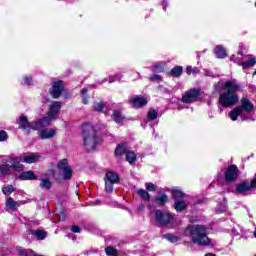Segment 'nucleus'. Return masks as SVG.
I'll list each match as a JSON object with an SVG mask.
<instances>
[{"instance_id": "f257e3e1", "label": "nucleus", "mask_w": 256, "mask_h": 256, "mask_svg": "<svg viewBox=\"0 0 256 256\" xmlns=\"http://www.w3.org/2000/svg\"><path fill=\"white\" fill-rule=\"evenodd\" d=\"M218 102L222 107H233L239 103L237 92L243 91V86L235 79L228 80L224 83Z\"/></svg>"}, {"instance_id": "f03ea898", "label": "nucleus", "mask_w": 256, "mask_h": 256, "mask_svg": "<svg viewBox=\"0 0 256 256\" xmlns=\"http://www.w3.org/2000/svg\"><path fill=\"white\" fill-rule=\"evenodd\" d=\"M253 111H255V105L252 104L248 98L243 97L240 100V105L232 109L228 117L231 121H237V119H241V121H255L253 117Z\"/></svg>"}, {"instance_id": "7ed1b4c3", "label": "nucleus", "mask_w": 256, "mask_h": 256, "mask_svg": "<svg viewBox=\"0 0 256 256\" xmlns=\"http://www.w3.org/2000/svg\"><path fill=\"white\" fill-rule=\"evenodd\" d=\"M83 146L88 153L95 151V147L99 145V130L90 123L82 125Z\"/></svg>"}, {"instance_id": "20e7f679", "label": "nucleus", "mask_w": 256, "mask_h": 256, "mask_svg": "<svg viewBox=\"0 0 256 256\" xmlns=\"http://www.w3.org/2000/svg\"><path fill=\"white\" fill-rule=\"evenodd\" d=\"M184 235L190 237L194 245H211V240L207 236V227L203 225L188 226Z\"/></svg>"}, {"instance_id": "39448f33", "label": "nucleus", "mask_w": 256, "mask_h": 256, "mask_svg": "<svg viewBox=\"0 0 256 256\" xmlns=\"http://www.w3.org/2000/svg\"><path fill=\"white\" fill-rule=\"evenodd\" d=\"M60 111L61 102H52L48 107L47 116L36 120V123L32 125V129L39 130L45 129V127H49V125H51V121H55V119H57V115H59Z\"/></svg>"}, {"instance_id": "423d86ee", "label": "nucleus", "mask_w": 256, "mask_h": 256, "mask_svg": "<svg viewBox=\"0 0 256 256\" xmlns=\"http://www.w3.org/2000/svg\"><path fill=\"white\" fill-rule=\"evenodd\" d=\"M41 159V155L38 153H32L27 156H20V157H6L3 159V163H12V167L15 169V171H23L24 167L23 164H21V161H24V163H37Z\"/></svg>"}, {"instance_id": "0eeeda50", "label": "nucleus", "mask_w": 256, "mask_h": 256, "mask_svg": "<svg viewBox=\"0 0 256 256\" xmlns=\"http://www.w3.org/2000/svg\"><path fill=\"white\" fill-rule=\"evenodd\" d=\"M155 221L160 227H167L175 223V214L169 210H155Z\"/></svg>"}, {"instance_id": "6e6552de", "label": "nucleus", "mask_w": 256, "mask_h": 256, "mask_svg": "<svg viewBox=\"0 0 256 256\" xmlns=\"http://www.w3.org/2000/svg\"><path fill=\"white\" fill-rule=\"evenodd\" d=\"M224 177L227 183L237 181V178L239 177V168H237L235 165L229 166L224 174Z\"/></svg>"}, {"instance_id": "1a4fd4ad", "label": "nucleus", "mask_w": 256, "mask_h": 256, "mask_svg": "<svg viewBox=\"0 0 256 256\" xmlns=\"http://www.w3.org/2000/svg\"><path fill=\"white\" fill-rule=\"evenodd\" d=\"M129 103L134 109H141V107H145L149 103V100L143 96L135 95L129 99Z\"/></svg>"}, {"instance_id": "9d476101", "label": "nucleus", "mask_w": 256, "mask_h": 256, "mask_svg": "<svg viewBox=\"0 0 256 256\" xmlns=\"http://www.w3.org/2000/svg\"><path fill=\"white\" fill-rule=\"evenodd\" d=\"M57 135V129L55 128H40L38 130V137L39 139H53Z\"/></svg>"}, {"instance_id": "9b49d317", "label": "nucleus", "mask_w": 256, "mask_h": 256, "mask_svg": "<svg viewBox=\"0 0 256 256\" xmlns=\"http://www.w3.org/2000/svg\"><path fill=\"white\" fill-rule=\"evenodd\" d=\"M199 98V90L197 88H192L187 91L182 97L183 103H193V101H197Z\"/></svg>"}, {"instance_id": "f8f14e48", "label": "nucleus", "mask_w": 256, "mask_h": 256, "mask_svg": "<svg viewBox=\"0 0 256 256\" xmlns=\"http://www.w3.org/2000/svg\"><path fill=\"white\" fill-rule=\"evenodd\" d=\"M62 93H63V81L54 82L50 90V94L52 95L53 99H59Z\"/></svg>"}, {"instance_id": "ddd939ff", "label": "nucleus", "mask_w": 256, "mask_h": 256, "mask_svg": "<svg viewBox=\"0 0 256 256\" xmlns=\"http://www.w3.org/2000/svg\"><path fill=\"white\" fill-rule=\"evenodd\" d=\"M243 61L242 62V69L244 71V73H248L247 69L251 68V67H255L256 65V57L253 55H245L243 57Z\"/></svg>"}, {"instance_id": "4468645a", "label": "nucleus", "mask_w": 256, "mask_h": 256, "mask_svg": "<svg viewBox=\"0 0 256 256\" xmlns=\"http://www.w3.org/2000/svg\"><path fill=\"white\" fill-rule=\"evenodd\" d=\"M93 110L98 113H101L102 111L105 117H109V111H111V108H109L105 102L99 101L94 102Z\"/></svg>"}, {"instance_id": "2eb2a0df", "label": "nucleus", "mask_w": 256, "mask_h": 256, "mask_svg": "<svg viewBox=\"0 0 256 256\" xmlns=\"http://www.w3.org/2000/svg\"><path fill=\"white\" fill-rule=\"evenodd\" d=\"M251 189H255V185L252 181H244L236 186L237 193H247V191H251Z\"/></svg>"}, {"instance_id": "dca6fc26", "label": "nucleus", "mask_w": 256, "mask_h": 256, "mask_svg": "<svg viewBox=\"0 0 256 256\" xmlns=\"http://www.w3.org/2000/svg\"><path fill=\"white\" fill-rule=\"evenodd\" d=\"M35 123H37V121L29 123L27 116H21L19 121V127L20 129H24V131H27V133H29L31 129H33V125H35Z\"/></svg>"}, {"instance_id": "f3484780", "label": "nucleus", "mask_w": 256, "mask_h": 256, "mask_svg": "<svg viewBox=\"0 0 256 256\" xmlns=\"http://www.w3.org/2000/svg\"><path fill=\"white\" fill-rule=\"evenodd\" d=\"M19 179L21 181H35L38 179L37 175H35V172L29 170L21 172L19 175Z\"/></svg>"}, {"instance_id": "a211bd4d", "label": "nucleus", "mask_w": 256, "mask_h": 256, "mask_svg": "<svg viewBox=\"0 0 256 256\" xmlns=\"http://www.w3.org/2000/svg\"><path fill=\"white\" fill-rule=\"evenodd\" d=\"M111 118L117 123L118 125H122L123 121H125V116L121 110H113Z\"/></svg>"}, {"instance_id": "6ab92c4d", "label": "nucleus", "mask_w": 256, "mask_h": 256, "mask_svg": "<svg viewBox=\"0 0 256 256\" xmlns=\"http://www.w3.org/2000/svg\"><path fill=\"white\" fill-rule=\"evenodd\" d=\"M129 151V146H127V143L118 144L115 150L116 157H121V155H127Z\"/></svg>"}, {"instance_id": "aec40b11", "label": "nucleus", "mask_w": 256, "mask_h": 256, "mask_svg": "<svg viewBox=\"0 0 256 256\" xmlns=\"http://www.w3.org/2000/svg\"><path fill=\"white\" fill-rule=\"evenodd\" d=\"M214 53L218 59H225L227 57V51L225 47L219 45L214 48Z\"/></svg>"}, {"instance_id": "412c9836", "label": "nucleus", "mask_w": 256, "mask_h": 256, "mask_svg": "<svg viewBox=\"0 0 256 256\" xmlns=\"http://www.w3.org/2000/svg\"><path fill=\"white\" fill-rule=\"evenodd\" d=\"M39 187H40V189L49 191V189H51V187H53V182L49 178H41Z\"/></svg>"}, {"instance_id": "4be33fe9", "label": "nucleus", "mask_w": 256, "mask_h": 256, "mask_svg": "<svg viewBox=\"0 0 256 256\" xmlns=\"http://www.w3.org/2000/svg\"><path fill=\"white\" fill-rule=\"evenodd\" d=\"M105 181H109V183H119V175L114 171H110L106 173Z\"/></svg>"}, {"instance_id": "5701e85b", "label": "nucleus", "mask_w": 256, "mask_h": 256, "mask_svg": "<svg viewBox=\"0 0 256 256\" xmlns=\"http://www.w3.org/2000/svg\"><path fill=\"white\" fill-rule=\"evenodd\" d=\"M167 201H169V197L167 196V194H158L155 197V202L157 205H160V207H163V205H165Z\"/></svg>"}, {"instance_id": "b1692460", "label": "nucleus", "mask_w": 256, "mask_h": 256, "mask_svg": "<svg viewBox=\"0 0 256 256\" xmlns=\"http://www.w3.org/2000/svg\"><path fill=\"white\" fill-rule=\"evenodd\" d=\"M60 175H62V179H64V181H69V179L73 177V169H71L70 166H68L67 168L60 172Z\"/></svg>"}, {"instance_id": "393cba45", "label": "nucleus", "mask_w": 256, "mask_h": 256, "mask_svg": "<svg viewBox=\"0 0 256 256\" xmlns=\"http://www.w3.org/2000/svg\"><path fill=\"white\" fill-rule=\"evenodd\" d=\"M245 57V54L238 53L237 56L232 55L230 58V61H233V63H236L240 67H242V64L244 62L243 58Z\"/></svg>"}, {"instance_id": "a878e982", "label": "nucleus", "mask_w": 256, "mask_h": 256, "mask_svg": "<svg viewBox=\"0 0 256 256\" xmlns=\"http://www.w3.org/2000/svg\"><path fill=\"white\" fill-rule=\"evenodd\" d=\"M10 164H11V166H9V164H2L0 166V173L2 175H9L11 173V169H15L13 167V163H10Z\"/></svg>"}, {"instance_id": "bb28decb", "label": "nucleus", "mask_w": 256, "mask_h": 256, "mask_svg": "<svg viewBox=\"0 0 256 256\" xmlns=\"http://www.w3.org/2000/svg\"><path fill=\"white\" fill-rule=\"evenodd\" d=\"M126 161H128L130 165H133V163L137 161V155L135 152L128 150V152H126Z\"/></svg>"}, {"instance_id": "cd10ccee", "label": "nucleus", "mask_w": 256, "mask_h": 256, "mask_svg": "<svg viewBox=\"0 0 256 256\" xmlns=\"http://www.w3.org/2000/svg\"><path fill=\"white\" fill-rule=\"evenodd\" d=\"M174 208L176 211H184V209H187V203L183 200H176L174 203Z\"/></svg>"}, {"instance_id": "c85d7f7f", "label": "nucleus", "mask_w": 256, "mask_h": 256, "mask_svg": "<svg viewBox=\"0 0 256 256\" xmlns=\"http://www.w3.org/2000/svg\"><path fill=\"white\" fill-rule=\"evenodd\" d=\"M171 77H181L183 75V67L176 66L170 71Z\"/></svg>"}, {"instance_id": "c756f323", "label": "nucleus", "mask_w": 256, "mask_h": 256, "mask_svg": "<svg viewBox=\"0 0 256 256\" xmlns=\"http://www.w3.org/2000/svg\"><path fill=\"white\" fill-rule=\"evenodd\" d=\"M69 167V161L67 159H62L57 163V169L60 171H64Z\"/></svg>"}, {"instance_id": "7c9ffc66", "label": "nucleus", "mask_w": 256, "mask_h": 256, "mask_svg": "<svg viewBox=\"0 0 256 256\" xmlns=\"http://www.w3.org/2000/svg\"><path fill=\"white\" fill-rule=\"evenodd\" d=\"M32 235H34L38 239V241H43V239L47 237V233L43 230H36L32 232Z\"/></svg>"}, {"instance_id": "2f4dec72", "label": "nucleus", "mask_w": 256, "mask_h": 256, "mask_svg": "<svg viewBox=\"0 0 256 256\" xmlns=\"http://www.w3.org/2000/svg\"><path fill=\"white\" fill-rule=\"evenodd\" d=\"M19 205V202L13 200V198H8L6 201V207H9V209H17Z\"/></svg>"}, {"instance_id": "473e14b6", "label": "nucleus", "mask_w": 256, "mask_h": 256, "mask_svg": "<svg viewBox=\"0 0 256 256\" xmlns=\"http://www.w3.org/2000/svg\"><path fill=\"white\" fill-rule=\"evenodd\" d=\"M162 239H167L170 243H177L179 241V237L173 234H165L162 236Z\"/></svg>"}, {"instance_id": "72a5a7b5", "label": "nucleus", "mask_w": 256, "mask_h": 256, "mask_svg": "<svg viewBox=\"0 0 256 256\" xmlns=\"http://www.w3.org/2000/svg\"><path fill=\"white\" fill-rule=\"evenodd\" d=\"M105 253H106L107 256H117V255H119V252L113 246L106 247Z\"/></svg>"}, {"instance_id": "f704fd0d", "label": "nucleus", "mask_w": 256, "mask_h": 256, "mask_svg": "<svg viewBox=\"0 0 256 256\" xmlns=\"http://www.w3.org/2000/svg\"><path fill=\"white\" fill-rule=\"evenodd\" d=\"M158 115H159V112H157V110L150 109L148 111L147 117H148L149 121H155V119H157Z\"/></svg>"}, {"instance_id": "c9c22d12", "label": "nucleus", "mask_w": 256, "mask_h": 256, "mask_svg": "<svg viewBox=\"0 0 256 256\" xmlns=\"http://www.w3.org/2000/svg\"><path fill=\"white\" fill-rule=\"evenodd\" d=\"M138 195L144 199V201H149L151 199V195L144 189L138 190Z\"/></svg>"}, {"instance_id": "e433bc0d", "label": "nucleus", "mask_w": 256, "mask_h": 256, "mask_svg": "<svg viewBox=\"0 0 256 256\" xmlns=\"http://www.w3.org/2000/svg\"><path fill=\"white\" fill-rule=\"evenodd\" d=\"M14 191H15V186L13 185H9L2 188V192L4 193V195H7V196L11 195V193H14Z\"/></svg>"}, {"instance_id": "4c0bfd02", "label": "nucleus", "mask_w": 256, "mask_h": 256, "mask_svg": "<svg viewBox=\"0 0 256 256\" xmlns=\"http://www.w3.org/2000/svg\"><path fill=\"white\" fill-rule=\"evenodd\" d=\"M165 67V62H157L152 66L153 71L163 72V68Z\"/></svg>"}, {"instance_id": "58836bf2", "label": "nucleus", "mask_w": 256, "mask_h": 256, "mask_svg": "<svg viewBox=\"0 0 256 256\" xmlns=\"http://www.w3.org/2000/svg\"><path fill=\"white\" fill-rule=\"evenodd\" d=\"M172 195L178 199H181V197H183L185 195V193H183V191H181V189L179 188H174L171 191Z\"/></svg>"}, {"instance_id": "ea45409f", "label": "nucleus", "mask_w": 256, "mask_h": 256, "mask_svg": "<svg viewBox=\"0 0 256 256\" xmlns=\"http://www.w3.org/2000/svg\"><path fill=\"white\" fill-rule=\"evenodd\" d=\"M150 81L154 82V83H161V81H163V77H161V75L159 74H154L152 76L149 77Z\"/></svg>"}, {"instance_id": "a19ab883", "label": "nucleus", "mask_w": 256, "mask_h": 256, "mask_svg": "<svg viewBox=\"0 0 256 256\" xmlns=\"http://www.w3.org/2000/svg\"><path fill=\"white\" fill-rule=\"evenodd\" d=\"M81 95H82V103L84 105H87V103H89V99L87 98V88H83L81 90Z\"/></svg>"}, {"instance_id": "79ce46f5", "label": "nucleus", "mask_w": 256, "mask_h": 256, "mask_svg": "<svg viewBox=\"0 0 256 256\" xmlns=\"http://www.w3.org/2000/svg\"><path fill=\"white\" fill-rule=\"evenodd\" d=\"M113 185H115V183L109 182V181H105L106 193H113Z\"/></svg>"}, {"instance_id": "37998d69", "label": "nucleus", "mask_w": 256, "mask_h": 256, "mask_svg": "<svg viewBox=\"0 0 256 256\" xmlns=\"http://www.w3.org/2000/svg\"><path fill=\"white\" fill-rule=\"evenodd\" d=\"M33 81V78L31 76H24L21 81V85H31V82Z\"/></svg>"}, {"instance_id": "c03bdc74", "label": "nucleus", "mask_w": 256, "mask_h": 256, "mask_svg": "<svg viewBox=\"0 0 256 256\" xmlns=\"http://www.w3.org/2000/svg\"><path fill=\"white\" fill-rule=\"evenodd\" d=\"M227 209V205L225 204V202H223L222 204L218 205L216 208V213H224V211Z\"/></svg>"}, {"instance_id": "a18cd8bd", "label": "nucleus", "mask_w": 256, "mask_h": 256, "mask_svg": "<svg viewBox=\"0 0 256 256\" xmlns=\"http://www.w3.org/2000/svg\"><path fill=\"white\" fill-rule=\"evenodd\" d=\"M147 191H156L157 186L151 182H147L146 184Z\"/></svg>"}, {"instance_id": "49530a36", "label": "nucleus", "mask_w": 256, "mask_h": 256, "mask_svg": "<svg viewBox=\"0 0 256 256\" xmlns=\"http://www.w3.org/2000/svg\"><path fill=\"white\" fill-rule=\"evenodd\" d=\"M186 73H187V75H191L192 73H199V70H197V68H193L191 66H188L186 68Z\"/></svg>"}, {"instance_id": "de8ad7c7", "label": "nucleus", "mask_w": 256, "mask_h": 256, "mask_svg": "<svg viewBox=\"0 0 256 256\" xmlns=\"http://www.w3.org/2000/svg\"><path fill=\"white\" fill-rule=\"evenodd\" d=\"M0 141H7V132L0 130Z\"/></svg>"}, {"instance_id": "09e8293b", "label": "nucleus", "mask_w": 256, "mask_h": 256, "mask_svg": "<svg viewBox=\"0 0 256 256\" xmlns=\"http://www.w3.org/2000/svg\"><path fill=\"white\" fill-rule=\"evenodd\" d=\"M71 231H72V233H81L82 229H81V227H79L77 225H73L71 227Z\"/></svg>"}, {"instance_id": "8fccbe9b", "label": "nucleus", "mask_w": 256, "mask_h": 256, "mask_svg": "<svg viewBox=\"0 0 256 256\" xmlns=\"http://www.w3.org/2000/svg\"><path fill=\"white\" fill-rule=\"evenodd\" d=\"M109 83H114V81H117V77L115 76H110L108 79Z\"/></svg>"}, {"instance_id": "3c124183", "label": "nucleus", "mask_w": 256, "mask_h": 256, "mask_svg": "<svg viewBox=\"0 0 256 256\" xmlns=\"http://www.w3.org/2000/svg\"><path fill=\"white\" fill-rule=\"evenodd\" d=\"M139 211H143V209H145V205L143 204H140L139 207H138Z\"/></svg>"}, {"instance_id": "603ef678", "label": "nucleus", "mask_w": 256, "mask_h": 256, "mask_svg": "<svg viewBox=\"0 0 256 256\" xmlns=\"http://www.w3.org/2000/svg\"><path fill=\"white\" fill-rule=\"evenodd\" d=\"M252 183H253L254 187H256V174H255L254 179L252 180Z\"/></svg>"}, {"instance_id": "864d4df0", "label": "nucleus", "mask_w": 256, "mask_h": 256, "mask_svg": "<svg viewBox=\"0 0 256 256\" xmlns=\"http://www.w3.org/2000/svg\"><path fill=\"white\" fill-rule=\"evenodd\" d=\"M205 256H216V255L213 254V253H208V254H206Z\"/></svg>"}, {"instance_id": "5fc2aeb1", "label": "nucleus", "mask_w": 256, "mask_h": 256, "mask_svg": "<svg viewBox=\"0 0 256 256\" xmlns=\"http://www.w3.org/2000/svg\"><path fill=\"white\" fill-rule=\"evenodd\" d=\"M138 79H141V73H137Z\"/></svg>"}, {"instance_id": "6e6d98bb", "label": "nucleus", "mask_w": 256, "mask_h": 256, "mask_svg": "<svg viewBox=\"0 0 256 256\" xmlns=\"http://www.w3.org/2000/svg\"><path fill=\"white\" fill-rule=\"evenodd\" d=\"M50 173H52V175H55V170H50Z\"/></svg>"}]
</instances>
